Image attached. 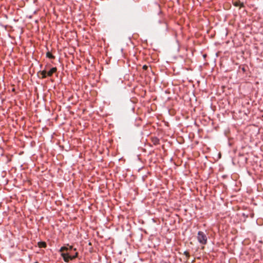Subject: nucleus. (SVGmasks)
<instances>
[{"label":"nucleus","mask_w":263,"mask_h":263,"mask_svg":"<svg viewBox=\"0 0 263 263\" xmlns=\"http://www.w3.org/2000/svg\"><path fill=\"white\" fill-rule=\"evenodd\" d=\"M46 57H48L49 59H54V56H53L50 52H47L46 53Z\"/></svg>","instance_id":"nucleus-7"},{"label":"nucleus","mask_w":263,"mask_h":263,"mask_svg":"<svg viewBox=\"0 0 263 263\" xmlns=\"http://www.w3.org/2000/svg\"><path fill=\"white\" fill-rule=\"evenodd\" d=\"M148 67L147 65H144L143 66L142 68H143V70H146L148 69Z\"/></svg>","instance_id":"nucleus-10"},{"label":"nucleus","mask_w":263,"mask_h":263,"mask_svg":"<svg viewBox=\"0 0 263 263\" xmlns=\"http://www.w3.org/2000/svg\"><path fill=\"white\" fill-rule=\"evenodd\" d=\"M57 70L56 67L50 68L47 67L45 69L41 71L40 74L42 78H46L47 77H51L53 74H56Z\"/></svg>","instance_id":"nucleus-1"},{"label":"nucleus","mask_w":263,"mask_h":263,"mask_svg":"<svg viewBox=\"0 0 263 263\" xmlns=\"http://www.w3.org/2000/svg\"><path fill=\"white\" fill-rule=\"evenodd\" d=\"M184 254L186 256L187 258L189 257L190 256L189 253L187 251H185L184 252Z\"/></svg>","instance_id":"nucleus-9"},{"label":"nucleus","mask_w":263,"mask_h":263,"mask_svg":"<svg viewBox=\"0 0 263 263\" xmlns=\"http://www.w3.org/2000/svg\"><path fill=\"white\" fill-rule=\"evenodd\" d=\"M233 4L234 6H235L236 7H240V8L244 7V4L242 2H241L240 1L237 0L235 1H233Z\"/></svg>","instance_id":"nucleus-5"},{"label":"nucleus","mask_w":263,"mask_h":263,"mask_svg":"<svg viewBox=\"0 0 263 263\" xmlns=\"http://www.w3.org/2000/svg\"><path fill=\"white\" fill-rule=\"evenodd\" d=\"M242 70L245 71V68H242Z\"/></svg>","instance_id":"nucleus-13"},{"label":"nucleus","mask_w":263,"mask_h":263,"mask_svg":"<svg viewBox=\"0 0 263 263\" xmlns=\"http://www.w3.org/2000/svg\"><path fill=\"white\" fill-rule=\"evenodd\" d=\"M12 91H15V88L14 87V85L12 86Z\"/></svg>","instance_id":"nucleus-11"},{"label":"nucleus","mask_w":263,"mask_h":263,"mask_svg":"<svg viewBox=\"0 0 263 263\" xmlns=\"http://www.w3.org/2000/svg\"><path fill=\"white\" fill-rule=\"evenodd\" d=\"M153 143L154 144L156 145L159 143V140L158 138H154L153 139Z\"/></svg>","instance_id":"nucleus-8"},{"label":"nucleus","mask_w":263,"mask_h":263,"mask_svg":"<svg viewBox=\"0 0 263 263\" xmlns=\"http://www.w3.org/2000/svg\"><path fill=\"white\" fill-rule=\"evenodd\" d=\"M38 246L40 248H45L46 247V243L45 242L41 241L38 242Z\"/></svg>","instance_id":"nucleus-6"},{"label":"nucleus","mask_w":263,"mask_h":263,"mask_svg":"<svg viewBox=\"0 0 263 263\" xmlns=\"http://www.w3.org/2000/svg\"><path fill=\"white\" fill-rule=\"evenodd\" d=\"M189 83H191V82H192V81H191V80H190V81H189Z\"/></svg>","instance_id":"nucleus-12"},{"label":"nucleus","mask_w":263,"mask_h":263,"mask_svg":"<svg viewBox=\"0 0 263 263\" xmlns=\"http://www.w3.org/2000/svg\"><path fill=\"white\" fill-rule=\"evenodd\" d=\"M60 252H63L64 251H76V249H73L72 246L68 245L67 247H63L60 249Z\"/></svg>","instance_id":"nucleus-4"},{"label":"nucleus","mask_w":263,"mask_h":263,"mask_svg":"<svg viewBox=\"0 0 263 263\" xmlns=\"http://www.w3.org/2000/svg\"><path fill=\"white\" fill-rule=\"evenodd\" d=\"M73 251H66L65 253H62L61 255L65 262H69L70 260L76 258L78 256V252H75L74 254H72Z\"/></svg>","instance_id":"nucleus-2"},{"label":"nucleus","mask_w":263,"mask_h":263,"mask_svg":"<svg viewBox=\"0 0 263 263\" xmlns=\"http://www.w3.org/2000/svg\"><path fill=\"white\" fill-rule=\"evenodd\" d=\"M197 239L198 241L202 245H205L207 242L206 236L203 232H198Z\"/></svg>","instance_id":"nucleus-3"},{"label":"nucleus","mask_w":263,"mask_h":263,"mask_svg":"<svg viewBox=\"0 0 263 263\" xmlns=\"http://www.w3.org/2000/svg\"><path fill=\"white\" fill-rule=\"evenodd\" d=\"M35 263H38L37 262H35Z\"/></svg>","instance_id":"nucleus-14"}]
</instances>
